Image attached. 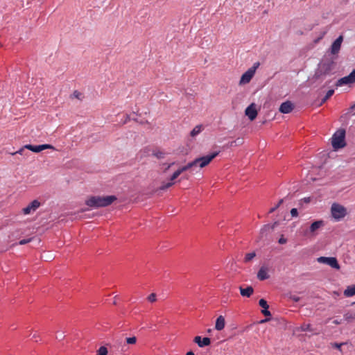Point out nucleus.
Here are the masks:
<instances>
[{"mask_svg": "<svg viewBox=\"0 0 355 355\" xmlns=\"http://www.w3.org/2000/svg\"><path fill=\"white\" fill-rule=\"evenodd\" d=\"M219 151L213 152L205 156L196 158L193 161L188 163L187 165L178 168L173 174L171 176L170 180L173 181L183 172L194 167L199 166L203 168L208 165L218 155Z\"/></svg>", "mask_w": 355, "mask_h": 355, "instance_id": "1", "label": "nucleus"}, {"mask_svg": "<svg viewBox=\"0 0 355 355\" xmlns=\"http://www.w3.org/2000/svg\"><path fill=\"white\" fill-rule=\"evenodd\" d=\"M116 200V197L115 196H92L86 200L85 203L90 207L98 208L107 207Z\"/></svg>", "mask_w": 355, "mask_h": 355, "instance_id": "2", "label": "nucleus"}, {"mask_svg": "<svg viewBox=\"0 0 355 355\" xmlns=\"http://www.w3.org/2000/svg\"><path fill=\"white\" fill-rule=\"evenodd\" d=\"M335 66V62L333 60H323L318 66L315 72L313 78L315 79H321L323 76L329 75Z\"/></svg>", "mask_w": 355, "mask_h": 355, "instance_id": "3", "label": "nucleus"}, {"mask_svg": "<svg viewBox=\"0 0 355 355\" xmlns=\"http://www.w3.org/2000/svg\"><path fill=\"white\" fill-rule=\"evenodd\" d=\"M345 130L338 129L332 136L331 145L334 149L342 148L345 146Z\"/></svg>", "mask_w": 355, "mask_h": 355, "instance_id": "4", "label": "nucleus"}, {"mask_svg": "<svg viewBox=\"0 0 355 355\" xmlns=\"http://www.w3.org/2000/svg\"><path fill=\"white\" fill-rule=\"evenodd\" d=\"M46 149H54V147L50 144H42V145H38V146L26 144V145L24 146L22 148H21L19 150H18L17 151L11 153L10 154L12 155H15L17 154L23 155L24 150H29L34 153H40Z\"/></svg>", "mask_w": 355, "mask_h": 355, "instance_id": "5", "label": "nucleus"}, {"mask_svg": "<svg viewBox=\"0 0 355 355\" xmlns=\"http://www.w3.org/2000/svg\"><path fill=\"white\" fill-rule=\"evenodd\" d=\"M331 212L332 217L337 221L343 219L347 214L346 208L338 203L332 204Z\"/></svg>", "mask_w": 355, "mask_h": 355, "instance_id": "6", "label": "nucleus"}, {"mask_svg": "<svg viewBox=\"0 0 355 355\" xmlns=\"http://www.w3.org/2000/svg\"><path fill=\"white\" fill-rule=\"evenodd\" d=\"M323 225L324 221L322 220L314 221L313 223H311L309 228L304 232V236H315L316 234V231Z\"/></svg>", "mask_w": 355, "mask_h": 355, "instance_id": "7", "label": "nucleus"}, {"mask_svg": "<svg viewBox=\"0 0 355 355\" xmlns=\"http://www.w3.org/2000/svg\"><path fill=\"white\" fill-rule=\"evenodd\" d=\"M317 261L320 263L329 265L334 269H340V265L336 257H320L317 259Z\"/></svg>", "mask_w": 355, "mask_h": 355, "instance_id": "8", "label": "nucleus"}, {"mask_svg": "<svg viewBox=\"0 0 355 355\" xmlns=\"http://www.w3.org/2000/svg\"><path fill=\"white\" fill-rule=\"evenodd\" d=\"M355 83V69L348 76L340 78L336 83V87H340L344 85H348Z\"/></svg>", "mask_w": 355, "mask_h": 355, "instance_id": "9", "label": "nucleus"}, {"mask_svg": "<svg viewBox=\"0 0 355 355\" xmlns=\"http://www.w3.org/2000/svg\"><path fill=\"white\" fill-rule=\"evenodd\" d=\"M245 114L250 121H253L257 116V111L254 103L250 105L245 111Z\"/></svg>", "mask_w": 355, "mask_h": 355, "instance_id": "10", "label": "nucleus"}, {"mask_svg": "<svg viewBox=\"0 0 355 355\" xmlns=\"http://www.w3.org/2000/svg\"><path fill=\"white\" fill-rule=\"evenodd\" d=\"M294 109V105L289 101L282 103L279 107V112L283 114H288Z\"/></svg>", "mask_w": 355, "mask_h": 355, "instance_id": "11", "label": "nucleus"}, {"mask_svg": "<svg viewBox=\"0 0 355 355\" xmlns=\"http://www.w3.org/2000/svg\"><path fill=\"white\" fill-rule=\"evenodd\" d=\"M40 206V202L37 200H33L27 207L23 209L24 214H29L35 211Z\"/></svg>", "mask_w": 355, "mask_h": 355, "instance_id": "12", "label": "nucleus"}, {"mask_svg": "<svg viewBox=\"0 0 355 355\" xmlns=\"http://www.w3.org/2000/svg\"><path fill=\"white\" fill-rule=\"evenodd\" d=\"M343 40V36H339L331 46V53L334 55L338 53L342 42Z\"/></svg>", "mask_w": 355, "mask_h": 355, "instance_id": "13", "label": "nucleus"}, {"mask_svg": "<svg viewBox=\"0 0 355 355\" xmlns=\"http://www.w3.org/2000/svg\"><path fill=\"white\" fill-rule=\"evenodd\" d=\"M193 341L200 347H204L208 346L211 343V340L208 337H205L202 338L200 336H197L194 338Z\"/></svg>", "mask_w": 355, "mask_h": 355, "instance_id": "14", "label": "nucleus"}, {"mask_svg": "<svg viewBox=\"0 0 355 355\" xmlns=\"http://www.w3.org/2000/svg\"><path fill=\"white\" fill-rule=\"evenodd\" d=\"M254 75V69H248L247 71H245L241 76L240 80V83H249L251 79L252 78L253 76Z\"/></svg>", "mask_w": 355, "mask_h": 355, "instance_id": "15", "label": "nucleus"}, {"mask_svg": "<svg viewBox=\"0 0 355 355\" xmlns=\"http://www.w3.org/2000/svg\"><path fill=\"white\" fill-rule=\"evenodd\" d=\"M277 225V221L275 222L272 225H265L260 230L261 236L263 237L266 236L269 232H272Z\"/></svg>", "mask_w": 355, "mask_h": 355, "instance_id": "16", "label": "nucleus"}, {"mask_svg": "<svg viewBox=\"0 0 355 355\" xmlns=\"http://www.w3.org/2000/svg\"><path fill=\"white\" fill-rule=\"evenodd\" d=\"M268 269L265 266H261L257 272V278L263 281L269 278V275L268 274Z\"/></svg>", "mask_w": 355, "mask_h": 355, "instance_id": "17", "label": "nucleus"}, {"mask_svg": "<svg viewBox=\"0 0 355 355\" xmlns=\"http://www.w3.org/2000/svg\"><path fill=\"white\" fill-rule=\"evenodd\" d=\"M297 331H309L313 334H317L318 333L312 327L310 324H302L300 327L296 328Z\"/></svg>", "mask_w": 355, "mask_h": 355, "instance_id": "18", "label": "nucleus"}, {"mask_svg": "<svg viewBox=\"0 0 355 355\" xmlns=\"http://www.w3.org/2000/svg\"><path fill=\"white\" fill-rule=\"evenodd\" d=\"M239 290H240L241 295L243 297H250L254 292V289H253L252 286H248L245 288H243L242 286H240Z\"/></svg>", "mask_w": 355, "mask_h": 355, "instance_id": "19", "label": "nucleus"}, {"mask_svg": "<svg viewBox=\"0 0 355 355\" xmlns=\"http://www.w3.org/2000/svg\"><path fill=\"white\" fill-rule=\"evenodd\" d=\"M225 325V320L223 315H220L217 318L215 324V328L218 331H220L224 329Z\"/></svg>", "mask_w": 355, "mask_h": 355, "instance_id": "20", "label": "nucleus"}, {"mask_svg": "<svg viewBox=\"0 0 355 355\" xmlns=\"http://www.w3.org/2000/svg\"><path fill=\"white\" fill-rule=\"evenodd\" d=\"M355 295V284L347 286L344 291V295L346 297H352Z\"/></svg>", "mask_w": 355, "mask_h": 355, "instance_id": "21", "label": "nucleus"}, {"mask_svg": "<svg viewBox=\"0 0 355 355\" xmlns=\"http://www.w3.org/2000/svg\"><path fill=\"white\" fill-rule=\"evenodd\" d=\"M152 155L158 159H162L164 157L165 153L159 150H153Z\"/></svg>", "mask_w": 355, "mask_h": 355, "instance_id": "22", "label": "nucleus"}, {"mask_svg": "<svg viewBox=\"0 0 355 355\" xmlns=\"http://www.w3.org/2000/svg\"><path fill=\"white\" fill-rule=\"evenodd\" d=\"M334 94V89H329L326 93V95L322 99L320 105L324 103Z\"/></svg>", "mask_w": 355, "mask_h": 355, "instance_id": "23", "label": "nucleus"}, {"mask_svg": "<svg viewBox=\"0 0 355 355\" xmlns=\"http://www.w3.org/2000/svg\"><path fill=\"white\" fill-rule=\"evenodd\" d=\"M202 131V125H196L190 132L191 137H195Z\"/></svg>", "mask_w": 355, "mask_h": 355, "instance_id": "24", "label": "nucleus"}, {"mask_svg": "<svg viewBox=\"0 0 355 355\" xmlns=\"http://www.w3.org/2000/svg\"><path fill=\"white\" fill-rule=\"evenodd\" d=\"M255 257H256L255 252L247 253L244 258V262L248 263V262L250 261Z\"/></svg>", "mask_w": 355, "mask_h": 355, "instance_id": "25", "label": "nucleus"}, {"mask_svg": "<svg viewBox=\"0 0 355 355\" xmlns=\"http://www.w3.org/2000/svg\"><path fill=\"white\" fill-rule=\"evenodd\" d=\"M346 320L348 322H351L353 320H355V313H347L344 315Z\"/></svg>", "mask_w": 355, "mask_h": 355, "instance_id": "26", "label": "nucleus"}, {"mask_svg": "<svg viewBox=\"0 0 355 355\" xmlns=\"http://www.w3.org/2000/svg\"><path fill=\"white\" fill-rule=\"evenodd\" d=\"M242 144H243V139L238 138L236 140L231 141L229 145L230 147H233V146L241 145Z\"/></svg>", "mask_w": 355, "mask_h": 355, "instance_id": "27", "label": "nucleus"}, {"mask_svg": "<svg viewBox=\"0 0 355 355\" xmlns=\"http://www.w3.org/2000/svg\"><path fill=\"white\" fill-rule=\"evenodd\" d=\"M174 184H175V182L173 181L170 180V182L163 184L159 187V190H166V189H168L169 187H172Z\"/></svg>", "mask_w": 355, "mask_h": 355, "instance_id": "28", "label": "nucleus"}, {"mask_svg": "<svg viewBox=\"0 0 355 355\" xmlns=\"http://www.w3.org/2000/svg\"><path fill=\"white\" fill-rule=\"evenodd\" d=\"M107 349L105 346H101L97 351L96 355H107Z\"/></svg>", "mask_w": 355, "mask_h": 355, "instance_id": "29", "label": "nucleus"}, {"mask_svg": "<svg viewBox=\"0 0 355 355\" xmlns=\"http://www.w3.org/2000/svg\"><path fill=\"white\" fill-rule=\"evenodd\" d=\"M259 304L260 306H261L263 309H268L269 306L267 303V302L264 299H261L259 301Z\"/></svg>", "mask_w": 355, "mask_h": 355, "instance_id": "30", "label": "nucleus"}, {"mask_svg": "<svg viewBox=\"0 0 355 355\" xmlns=\"http://www.w3.org/2000/svg\"><path fill=\"white\" fill-rule=\"evenodd\" d=\"M284 202V200L283 199H281L279 202L275 205V207H272L270 210H269V213L271 214V213H273Z\"/></svg>", "mask_w": 355, "mask_h": 355, "instance_id": "31", "label": "nucleus"}, {"mask_svg": "<svg viewBox=\"0 0 355 355\" xmlns=\"http://www.w3.org/2000/svg\"><path fill=\"white\" fill-rule=\"evenodd\" d=\"M33 238H28V239H22V240H20L18 243L19 245H25V244H27L28 243H30L32 240H33Z\"/></svg>", "mask_w": 355, "mask_h": 355, "instance_id": "32", "label": "nucleus"}, {"mask_svg": "<svg viewBox=\"0 0 355 355\" xmlns=\"http://www.w3.org/2000/svg\"><path fill=\"white\" fill-rule=\"evenodd\" d=\"M137 342V338L135 336L130 337L126 338V343L128 344H135Z\"/></svg>", "mask_w": 355, "mask_h": 355, "instance_id": "33", "label": "nucleus"}, {"mask_svg": "<svg viewBox=\"0 0 355 355\" xmlns=\"http://www.w3.org/2000/svg\"><path fill=\"white\" fill-rule=\"evenodd\" d=\"M148 300L150 302H154L156 301V295L155 293H151L148 297Z\"/></svg>", "mask_w": 355, "mask_h": 355, "instance_id": "34", "label": "nucleus"}, {"mask_svg": "<svg viewBox=\"0 0 355 355\" xmlns=\"http://www.w3.org/2000/svg\"><path fill=\"white\" fill-rule=\"evenodd\" d=\"M291 214L293 217H297L298 216V211L296 208H293L291 210Z\"/></svg>", "mask_w": 355, "mask_h": 355, "instance_id": "35", "label": "nucleus"}, {"mask_svg": "<svg viewBox=\"0 0 355 355\" xmlns=\"http://www.w3.org/2000/svg\"><path fill=\"white\" fill-rule=\"evenodd\" d=\"M261 313L265 316H271V313L268 310V309H263L261 310Z\"/></svg>", "mask_w": 355, "mask_h": 355, "instance_id": "36", "label": "nucleus"}, {"mask_svg": "<svg viewBox=\"0 0 355 355\" xmlns=\"http://www.w3.org/2000/svg\"><path fill=\"white\" fill-rule=\"evenodd\" d=\"M344 345V343H334L333 344V347H334L335 348L338 349V350L341 351V347Z\"/></svg>", "mask_w": 355, "mask_h": 355, "instance_id": "37", "label": "nucleus"}, {"mask_svg": "<svg viewBox=\"0 0 355 355\" xmlns=\"http://www.w3.org/2000/svg\"><path fill=\"white\" fill-rule=\"evenodd\" d=\"M289 297H290L291 300H292L293 301H294L295 302H299L300 300V297L297 296V295H291V296Z\"/></svg>", "mask_w": 355, "mask_h": 355, "instance_id": "38", "label": "nucleus"}, {"mask_svg": "<svg viewBox=\"0 0 355 355\" xmlns=\"http://www.w3.org/2000/svg\"><path fill=\"white\" fill-rule=\"evenodd\" d=\"M82 95V94L78 91H74L73 94V96L75 97V98H77L78 99L80 98V96Z\"/></svg>", "mask_w": 355, "mask_h": 355, "instance_id": "39", "label": "nucleus"}, {"mask_svg": "<svg viewBox=\"0 0 355 355\" xmlns=\"http://www.w3.org/2000/svg\"><path fill=\"white\" fill-rule=\"evenodd\" d=\"M279 243L280 244H285L286 242H287V239L284 238L283 236H282L279 241H278Z\"/></svg>", "mask_w": 355, "mask_h": 355, "instance_id": "40", "label": "nucleus"}, {"mask_svg": "<svg viewBox=\"0 0 355 355\" xmlns=\"http://www.w3.org/2000/svg\"><path fill=\"white\" fill-rule=\"evenodd\" d=\"M151 151L150 148L149 147H146L145 148H144L143 150V153L145 154V155H149V153Z\"/></svg>", "mask_w": 355, "mask_h": 355, "instance_id": "41", "label": "nucleus"}, {"mask_svg": "<svg viewBox=\"0 0 355 355\" xmlns=\"http://www.w3.org/2000/svg\"><path fill=\"white\" fill-rule=\"evenodd\" d=\"M259 62H255L253 64V66L251 68H250V69H254V72H255L256 69L259 67Z\"/></svg>", "mask_w": 355, "mask_h": 355, "instance_id": "42", "label": "nucleus"}, {"mask_svg": "<svg viewBox=\"0 0 355 355\" xmlns=\"http://www.w3.org/2000/svg\"><path fill=\"white\" fill-rule=\"evenodd\" d=\"M21 155L23 156L24 158H28L31 155V154L28 152H26V150H24L23 155Z\"/></svg>", "mask_w": 355, "mask_h": 355, "instance_id": "43", "label": "nucleus"}, {"mask_svg": "<svg viewBox=\"0 0 355 355\" xmlns=\"http://www.w3.org/2000/svg\"><path fill=\"white\" fill-rule=\"evenodd\" d=\"M64 338V336L63 335V334L56 336V338L58 340H62Z\"/></svg>", "mask_w": 355, "mask_h": 355, "instance_id": "44", "label": "nucleus"}, {"mask_svg": "<svg viewBox=\"0 0 355 355\" xmlns=\"http://www.w3.org/2000/svg\"><path fill=\"white\" fill-rule=\"evenodd\" d=\"M349 110L351 111H354L355 110V103L354 105H352L350 107H349Z\"/></svg>", "mask_w": 355, "mask_h": 355, "instance_id": "45", "label": "nucleus"}, {"mask_svg": "<svg viewBox=\"0 0 355 355\" xmlns=\"http://www.w3.org/2000/svg\"><path fill=\"white\" fill-rule=\"evenodd\" d=\"M270 320V318H266V319H263L261 321V323H263V322H268Z\"/></svg>", "mask_w": 355, "mask_h": 355, "instance_id": "46", "label": "nucleus"}, {"mask_svg": "<svg viewBox=\"0 0 355 355\" xmlns=\"http://www.w3.org/2000/svg\"><path fill=\"white\" fill-rule=\"evenodd\" d=\"M186 355H195L192 351L188 352Z\"/></svg>", "mask_w": 355, "mask_h": 355, "instance_id": "47", "label": "nucleus"}, {"mask_svg": "<svg viewBox=\"0 0 355 355\" xmlns=\"http://www.w3.org/2000/svg\"><path fill=\"white\" fill-rule=\"evenodd\" d=\"M304 202H309L310 201L309 198H304Z\"/></svg>", "mask_w": 355, "mask_h": 355, "instance_id": "48", "label": "nucleus"}, {"mask_svg": "<svg viewBox=\"0 0 355 355\" xmlns=\"http://www.w3.org/2000/svg\"><path fill=\"white\" fill-rule=\"evenodd\" d=\"M174 164H175L174 162H173V163H171V164H169L166 169H168V168H169L172 165H173Z\"/></svg>", "mask_w": 355, "mask_h": 355, "instance_id": "49", "label": "nucleus"}, {"mask_svg": "<svg viewBox=\"0 0 355 355\" xmlns=\"http://www.w3.org/2000/svg\"><path fill=\"white\" fill-rule=\"evenodd\" d=\"M37 338V335H36V334H34V335L33 336V338Z\"/></svg>", "mask_w": 355, "mask_h": 355, "instance_id": "50", "label": "nucleus"}, {"mask_svg": "<svg viewBox=\"0 0 355 355\" xmlns=\"http://www.w3.org/2000/svg\"><path fill=\"white\" fill-rule=\"evenodd\" d=\"M113 304H116V300H114V301L113 302Z\"/></svg>", "mask_w": 355, "mask_h": 355, "instance_id": "51", "label": "nucleus"}, {"mask_svg": "<svg viewBox=\"0 0 355 355\" xmlns=\"http://www.w3.org/2000/svg\"><path fill=\"white\" fill-rule=\"evenodd\" d=\"M336 324H339L338 321H335L334 322Z\"/></svg>", "mask_w": 355, "mask_h": 355, "instance_id": "52", "label": "nucleus"}, {"mask_svg": "<svg viewBox=\"0 0 355 355\" xmlns=\"http://www.w3.org/2000/svg\"><path fill=\"white\" fill-rule=\"evenodd\" d=\"M352 304H355V302L352 303Z\"/></svg>", "mask_w": 355, "mask_h": 355, "instance_id": "53", "label": "nucleus"}]
</instances>
